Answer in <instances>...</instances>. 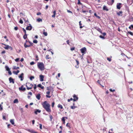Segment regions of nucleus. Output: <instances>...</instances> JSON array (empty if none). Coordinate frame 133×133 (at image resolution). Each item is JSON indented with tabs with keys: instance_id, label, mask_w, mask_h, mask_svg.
<instances>
[{
	"instance_id": "1",
	"label": "nucleus",
	"mask_w": 133,
	"mask_h": 133,
	"mask_svg": "<svg viewBox=\"0 0 133 133\" xmlns=\"http://www.w3.org/2000/svg\"><path fill=\"white\" fill-rule=\"evenodd\" d=\"M43 108L48 113H50L51 112L50 104L48 103V102L45 101L42 104Z\"/></svg>"
},
{
	"instance_id": "2",
	"label": "nucleus",
	"mask_w": 133,
	"mask_h": 133,
	"mask_svg": "<svg viewBox=\"0 0 133 133\" xmlns=\"http://www.w3.org/2000/svg\"><path fill=\"white\" fill-rule=\"evenodd\" d=\"M37 66L38 68L41 71L45 69L44 65L42 62H38L37 63Z\"/></svg>"
},
{
	"instance_id": "3",
	"label": "nucleus",
	"mask_w": 133,
	"mask_h": 133,
	"mask_svg": "<svg viewBox=\"0 0 133 133\" xmlns=\"http://www.w3.org/2000/svg\"><path fill=\"white\" fill-rule=\"evenodd\" d=\"M33 86V85L32 84H31L29 83H26V86L28 90L31 89L32 88Z\"/></svg>"
},
{
	"instance_id": "4",
	"label": "nucleus",
	"mask_w": 133,
	"mask_h": 133,
	"mask_svg": "<svg viewBox=\"0 0 133 133\" xmlns=\"http://www.w3.org/2000/svg\"><path fill=\"white\" fill-rule=\"evenodd\" d=\"M32 44L33 43L32 42H25L24 45L25 48H27L32 46Z\"/></svg>"
},
{
	"instance_id": "5",
	"label": "nucleus",
	"mask_w": 133,
	"mask_h": 133,
	"mask_svg": "<svg viewBox=\"0 0 133 133\" xmlns=\"http://www.w3.org/2000/svg\"><path fill=\"white\" fill-rule=\"evenodd\" d=\"M81 51L82 54V55H84V54H85L87 50L86 49L85 47H84L80 50Z\"/></svg>"
},
{
	"instance_id": "6",
	"label": "nucleus",
	"mask_w": 133,
	"mask_h": 133,
	"mask_svg": "<svg viewBox=\"0 0 133 133\" xmlns=\"http://www.w3.org/2000/svg\"><path fill=\"white\" fill-rule=\"evenodd\" d=\"M19 89L20 91H24L26 90L25 88L24 87L23 85H22L19 88Z\"/></svg>"
},
{
	"instance_id": "7",
	"label": "nucleus",
	"mask_w": 133,
	"mask_h": 133,
	"mask_svg": "<svg viewBox=\"0 0 133 133\" xmlns=\"http://www.w3.org/2000/svg\"><path fill=\"white\" fill-rule=\"evenodd\" d=\"M74 98L73 101L74 102L76 101L78 99V97L75 94H74L73 96Z\"/></svg>"
},
{
	"instance_id": "8",
	"label": "nucleus",
	"mask_w": 133,
	"mask_h": 133,
	"mask_svg": "<svg viewBox=\"0 0 133 133\" xmlns=\"http://www.w3.org/2000/svg\"><path fill=\"white\" fill-rule=\"evenodd\" d=\"M2 44L4 45H5L6 46H4V48L5 49H8L9 48H11V50L12 49V48L10 46H9V45H6L5 44L2 43Z\"/></svg>"
},
{
	"instance_id": "9",
	"label": "nucleus",
	"mask_w": 133,
	"mask_h": 133,
	"mask_svg": "<svg viewBox=\"0 0 133 133\" xmlns=\"http://www.w3.org/2000/svg\"><path fill=\"white\" fill-rule=\"evenodd\" d=\"M50 92L49 91H48L46 92V97L47 98H50L51 97V96H49V95L50 94Z\"/></svg>"
},
{
	"instance_id": "10",
	"label": "nucleus",
	"mask_w": 133,
	"mask_h": 133,
	"mask_svg": "<svg viewBox=\"0 0 133 133\" xmlns=\"http://www.w3.org/2000/svg\"><path fill=\"white\" fill-rule=\"evenodd\" d=\"M9 81L10 83H12L13 84H14L15 83L13 79L11 77H10L9 78Z\"/></svg>"
},
{
	"instance_id": "11",
	"label": "nucleus",
	"mask_w": 133,
	"mask_h": 133,
	"mask_svg": "<svg viewBox=\"0 0 133 133\" xmlns=\"http://www.w3.org/2000/svg\"><path fill=\"white\" fill-rule=\"evenodd\" d=\"M24 75V74L22 73L19 76V78H21V80L22 81L23 80V76Z\"/></svg>"
},
{
	"instance_id": "12",
	"label": "nucleus",
	"mask_w": 133,
	"mask_h": 133,
	"mask_svg": "<svg viewBox=\"0 0 133 133\" xmlns=\"http://www.w3.org/2000/svg\"><path fill=\"white\" fill-rule=\"evenodd\" d=\"M40 80L41 81H44V76L43 75H41L39 76Z\"/></svg>"
},
{
	"instance_id": "13",
	"label": "nucleus",
	"mask_w": 133,
	"mask_h": 133,
	"mask_svg": "<svg viewBox=\"0 0 133 133\" xmlns=\"http://www.w3.org/2000/svg\"><path fill=\"white\" fill-rule=\"evenodd\" d=\"M36 98L38 100L40 99L41 96V95L40 94H38L36 96Z\"/></svg>"
},
{
	"instance_id": "14",
	"label": "nucleus",
	"mask_w": 133,
	"mask_h": 133,
	"mask_svg": "<svg viewBox=\"0 0 133 133\" xmlns=\"http://www.w3.org/2000/svg\"><path fill=\"white\" fill-rule=\"evenodd\" d=\"M121 5V3H117V9H120L121 8V6H120Z\"/></svg>"
},
{
	"instance_id": "15",
	"label": "nucleus",
	"mask_w": 133,
	"mask_h": 133,
	"mask_svg": "<svg viewBox=\"0 0 133 133\" xmlns=\"http://www.w3.org/2000/svg\"><path fill=\"white\" fill-rule=\"evenodd\" d=\"M32 29V26H27L26 28V30H31Z\"/></svg>"
},
{
	"instance_id": "16",
	"label": "nucleus",
	"mask_w": 133,
	"mask_h": 133,
	"mask_svg": "<svg viewBox=\"0 0 133 133\" xmlns=\"http://www.w3.org/2000/svg\"><path fill=\"white\" fill-rule=\"evenodd\" d=\"M27 130L30 132L31 133H36V131H34V130H33L32 129H28Z\"/></svg>"
},
{
	"instance_id": "17",
	"label": "nucleus",
	"mask_w": 133,
	"mask_h": 133,
	"mask_svg": "<svg viewBox=\"0 0 133 133\" xmlns=\"http://www.w3.org/2000/svg\"><path fill=\"white\" fill-rule=\"evenodd\" d=\"M37 86L41 88L42 89H44V87L42 86L41 84H38Z\"/></svg>"
},
{
	"instance_id": "18",
	"label": "nucleus",
	"mask_w": 133,
	"mask_h": 133,
	"mask_svg": "<svg viewBox=\"0 0 133 133\" xmlns=\"http://www.w3.org/2000/svg\"><path fill=\"white\" fill-rule=\"evenodd\" d=\"M41 112L40 110H39L38 109L36 111H35V113L36 114H37V112L40 113Z\"/></svg>"
},
{
	"instance_id": "19",
	"label": "nucleus",
	"mask_w": 133,
	"mask_h": 133,
	"mask_svg": "<svg viewBox=\"0 0 133 133\" xmlns=\"http://www.w3.org/2000/svg\"><path fill=\"white\" fill-rule=\"evenodd\" d=\"M10 122L12 125H14L15 124L14 120V119H11L10 120Z\"/></svg>"
},
{
	"instance_id": "20",
	"label": "nucleus",
	"mask_w": 133,
	"mask_h": 133,
	"mask_svg": "<svg viewBox=\"0 0 133 133\" xmlns=\"http://www.w3.org/2000/svg\"><path fill=\"white\" fill-rule=\"evenodd\" d=\"M117 15L119 16H122V11H120L118 12H117Z\"/></svg>"
},
{
	"instance_id": "21",
	"label": "nucleus",
	"mask_w": 133,
	"mask_h": 133,
	"mask_svg": "<svg viewBox=\"0 0 133 133\" xmlns=\"http://www.w3.org/2000/svg\"><path fill=\"white\" fill-rule=\"evenodd\" d=\"M57 107L59 108H60L61 109H63V107L62 105L59 104H58Z\"/></svg>"
},
{
	"instance_id": "22",
	"label": "nucleus",
	"mask_w": 133,
	"mask_h": 133,
	"mask_svg": "<svg viewBox=\"0 0 133 133\" xmlns=\"http://www.w3.org/2000/svg\"><path fill=\"white\" fill-rule=\"evenodd\" d=\"M19 72V70H17L16 71H14L13 72L16 75H17L18 73Z\"/></svg>"
},
{
	"instance_id": "23",
	"label": "nucleus",
	"mask_w": 133,
	"mask_h": 133,
	"mask_svg": "<svg viewBox=\"0 0 133 133\" xmlns=\"http://www.w3.org/2000/svg\"><path fill=\"white\" fill-rule=\"evenodd\" d=\"M18 99H15L14 101V103H18Z\"/></svg>"
},
{
	"instance_id": "24",
	"label": "nucleus",
	"mask_w": 133,
	"mask_h": 133,
	"mask_svg": "<svg viewBox=\"0 0 133 133\" xmlns=\"http://www.w3.org/2000/svg\"><path fill=\"white\" fill-rule=\"evenodd\" d=\"M65 118L66 119H67L68 118L67 117H62V121L63 122H65Z\"/></svg>"
},
{
	"instance_id": "25",
	"label": "nucleus",
	"mask_w": 133,
	"mask_h": 133,
	"mask_svg": "<svg viewBox=\"0 0 133 133\" xmlns=\"http://www.w3.org/2000/svg\"><path fill=\"white\" fill-rule=\"evenodd\" d=\"M5 68L6 70H7V71H8L10 70V69L9 68V67L7 66H5Z\"/></svg>"
},
{
	"instance_id": "26",
	"label": "nucleus",
	"mask_w": 133,
	"mask_h": 133,
	"mask_svg": "<svg viewBox=\"0 0 133 133\" xmlns=\"http://www.w3.org/2000/svg\"><path fill=\"white\" fill-rule=\"evenodd\" d=\"M19 67H16V66H14L13 67V69H19Z\"/></svg>"
},
{
	"instance_id": "27",
	"label": "nucleus",
	"mask_w": 133,
	"mask_h": 133,
	"mask_svg": "<svg viewBox=\"0 0 133 133\" xmlns=\"http://www.w3.org/2000/svg\"><path fill=\"white\" fill-rule=\"evenodd\" d=\"M77 107L76 106H71L70 107V108H71V109H74L75 108H77Z\"/></svg>"
},
{
	"instance_id": "28",
	"label": "nucleus",
	"mask_w": 133,
	"mask_h": 133,
	"mask_svg": "<svg viewBox=\"0 0 133 133\" xmlns=\"http://www.w3.org/2000/svg\"><path fill=\"white\" fill-rule=\"evenodd\" d=\"M103 9L104 10H105L107 11H108V9H107V6H104L103 7Z\"/></svg>"
},
{
	"instance_id": "29",
	"label": "nucleus",
	"mask_w": 133,
	"mask_h": 133,
	"mask_svg": "<svg viewBox=\"0 0 133 133\" xmlns=\"http://www.w3.org/2000/svg\"><path fill=\"white\" fill-rule=\"evenodd\" d=\"M94 15L98 19H99L100 18V17L99 16H97L96 13L94 14Z\"/></svg>"
},
{
	"instance_id": "30",
	"label": "nucleus",
	"mask_w": 133,
	"mask_h": 133,
	"mask_svg": "<svg viewBox=\"0 0 133 133\" xmlns=\"http://www.w3.org/2000/svg\"><path fill=\"white\" fill-rule=\"evenodd\" d=\"M129 28L131 29H133V25H131L129 27Z\"/></svg>"
},
{
	"instance_id": "31",
	"label": "nucleus",
	"mask_w": 133,
	"mask_h": 133,
	"mask_svg": "<svg viewBox=\"0 0 133 133\" xmlns=\"http://www.w3.org/2000/svg\"><path fill=\"white\" fill-rule=\"evenodd\" d=\"M35 77L34 76H31L30 78V79L31 80H32V79H34Z\"/></svg>"
},
{
	"instance_id": "32",
	"label": "nucleus",
	"mask_w": 133,
	"mask_h": 133,
	"mask_svg": "<svg viewBox=\"0 0 133 133\" xmlns=\"http://www.w3.org/2000/svg\"><path fill=\"white\" fill-rule=\"evenodd\" d=\"M49 56L48 55H46V59H48L50 58L49 57Z\"/></svg>"
},
{
	"instance_id": "33",
	"label": "nucleus",
	"mask_w": 133,
	"mask_h": 133,
	"mask_svg": "<svg viewBox=\"0 0 133 133\" xmlns=\"http://www.w3.org/2000/svg\"><path fill=\"white\" fill-rule=\"evenodd\" d=\"M35 57H36V61H38V60H39V59H38V55H35Z\"/></svg>"
},
{
	"instance_id": "34",
	"label": "nucleus",
	"mask_w": 133,
	"mask_h": 133,
	"mask_svg": "<svg viewBox=\"0 0 133 133\" xmlns=\"http://www.w3.org/2000/svg\"><path fill=\"white\" fill-rule=\"evenodd\" d=\"M37 20L39 22H42V19H41L40 18H38Z\"/></svg>"
},
{
	"instance_id": "35",
	"label": "nucleus",
	"mask_w": 133,
	"mask_h": 133,
	"mask_svg": "<svg viewBox=\"0 0 133 133\" xmlns=\"http://www.w3.org/2000/svg\"><path fill=\"white\" fill-rule=\"evenodd\" d=\"M113 131V129H110L109 131V133H114V132H112Z\"/></svg>"
},
{
	"instance_id": "36",
	"label": "nucleus",
	"mask_w": 133,
	"mask_h": 133,
	"mask_svg": "<svg viewBox=\"0 0 133 133\" xmlns=\"http://www.w3.org/2000/svg\"><path fill=\"white\" fill-rule=\"evenodd\" d=\"M128 95L129 97L133 98V95L130 94L129 93H128Z\"/></svg>"
},
{
	"instance_id": "37",
	"label": "nucleus",
	"mask_w": 133,
	"mask_h": 133,
	"mask_svg": "<svg viewBox=\"0 0 133 133\" xmlns=\"http://www.w3.org/2000/svg\"><path fill=\"white\" fill-rule=\"evenodd\" d=\"M0 109L1 111H2L3 110L2 106L0 104Z\"/></svg>"
},
{
	"instance_id": "38",
	"label": "nucleus",
	"mask_w": 133,
	"mask_h": 133,
	"mask_svg": "<svg viewBox=\"0 0 133 133\" xmlns=\"http://www.w3.org/2000/svg\"><path fill=\"white\" fill-rule=\"evenodd\" d=\"M8 73H9V74L10 75H12V73L11 72V71H10V70H9L8 71Z\"/></svg>"
},
{
	"instance_id": "39",
	"label": "nucleus",
	"mask_w": 133,
	"mask_h": 133,
	"mask_svg": "<svg viewBox=\"0 0 133 133\" xmlns=\"http://www.w3.org/2000/svg\"><path fill=\"white\" fill-rule=\"evenodd\" d=\"M39 128L41 129H42V125L41 124H39Z\"/></svg>"
},
{
	"instance_id": "40",
	"label": "nucleus",
	"mask_w": 133,
	"mask_h": 133,
	"mask_svg": "<svg viewBox=\"0 0 133 133\" xmlns=\"http://www.w3.org/2000/svg\"><path fill=\"white\" fill-rule=\"evenodd\" d=\"M23 37L24 39H25L27 37V35L26 34H25L23 36Z\"/></svg>"
},
{
	"instance_id": "41",
	"label": "nucleus",
	"mask_w": 133,
	"mask_h": 133,
	"mask_svg": "<svg viewBox=\"0 0 133 133\" xmlns=\"http://www.w3.org/2000/svg\"><path fill=\"white\" fill-rule=\"evenodd\" d=\"M107 59L108 61L109 62H110L111 61V59L110 58L108 57L107 58Z\"/></svg>"
},
{
	"instance_id": "42",
	"label": "nucleus",
	"mask_w": 133,
	"mask_h": 133,
	"mask_svg": "<svg viewBox=\"0 0 133 133\" xmlns=\"http://www.w3.org/2000/svg\"><path fill=\"white\" fill-rule=\"evenodd\" d=\"M99 37L103 39H104L105 38L103 36H102V35H100L99 36Z\"/></svg>"
},
{
	"instance_id": "43",
	"label": "nucleus",
	"mask_w": 133,
	"mask_h": 133,
	"mask_svg": "<svg viewBox=\"0 0 133 133\" xmlns=\"http://www.w3.org/2000/svg\"><path fill=\"white\" fill-rule=\"evenodd\" d=\"M55 105V102H53L52 103L51 107L52 108L54 107V105Z\"/></svg>"
},
{
	"instance_id": "44",
	"label": "nucleus",
	"mask_w": 133,
	"mask_h": 133,
	"mask_svg": "<svg viewBox=\"0 0 133 133\" xmlns=\"http://www.w3.org/2000/svg\"><path fill=\"white\" fill-rule=\"evenodd\" d=\"M35 64L34 62H32L30 63V64L31 65H33Z\"/></svg>"
},
{
	"instance_id": "45",
	"label": "nucleus",
	"mask_w": 133,
	"mask_h": 133,
	"mask_svg": "<svg viewBox=\"0 0 133 133\" xmlns=\"http://www.w3.org/2000/svg\"><path fill=\"white\" fill-rule=\"evenodd\" d=\"M49 117L51 121L52 119L53 118V117H52V116L51 115H50L49 116Z\"/></svg>"
},
{
	"instance_id": "46",
	"label": "nucleus",
	"mask_w": 133,
	"mask_h": 133,
	"mask_svg": "<svg viewBox=\"0 0 133 133\" xmlns=\"http://www.w3.org/2000/svg\"><path fill=\"white\" fill-rule=\"evenodd\" d=\"M109 90L111 92H114L115 91V89L112 90L111 89H110Z\"/></svg>"
},
{
	"instance_id": "47",
	"label": "nucleus",
	"mask_w": 133,
	"mask_h": 133,
	"mask_svg": "<svg viewBox=\"0 0 133 133\" xmlns=\"http://www.w3.org/2000/svg\"><path fill=\"white\" fill-rule=\"evenodd\" d=\"M97 30L99 32L101 33H102V31L99 28H98L97 29Z\"/></svg>"
},
{
	"instance_id": "48",
	"label": "nucleus",
	"mask_w": 133,
	"mask_h": 133,
	"mask_svg": "<svg viewBox=\"0 0 133 133\" xmlns=\"http://www.w3.org/2000/svg\"><path fill=\"white\" fill-rule=\"evenodd\" d=\"M19 22L21 24H23V21L21 19H20Z\"/></svg>"
},
{
	"instance_id": "49",
	"label": "nucleus",
	"mask_w": 133,
	"mask_h": 133,
	"mask_svg": "<svg viewBox=\"0 0 133 133\" xmlns=\"http://www.w3.org/2000/svg\"><path fill=\"white\" fill-rule=\"evenodd\" d=\"M128 33H129V34H130L131 35H133V33L131 32H128Z\"/></svg>"
},
{
	"instance_id": "50",
	"label": "nucleus",
	"mask_w": 133,
	"mask_h": 133,
	"mask_svg": "<svg viewBox=\"0 0 133 133\" xmlns=\"http://www.w3.org/2000/svg\"><path fill=\"white\" fill-rule=\"evenodd\" d=\"M22 29H23V32L24 33V34H26V32L25 30L23 28Z\"/></svg>"
},
{
	"instance_id": "51",
	"label": "nucleus",
	"mask_w": 133,
	"mask_h": 133,
	"mask_svg": "<svg viewBox=\"0 0 133 133\" xmlns=\"http://www.w3.org/2000/svg\"><path fill=\"white\" fill-rule=\"evenodd\" d=\"M76 63H77V65H78L79 64V61H78L77 60H76Z\"/></svg>"
},
{
	"instance_id": "52",
	"label": "nucleus",
	"mask_w": 133,
	"mask_h": 133,
	"mask_svg": "<svg viewBox=\"0 0 133 133\" xmlns=\"http://www.w3.org/2000/svg\"><path fill=\"white\" fill-rule=\"evenodd\" d=\"M75 47H72V48H71L70 50L71 51H73V50H74L75 49Z\"/></svg>"
},
{
	"instance_id": "53",
	"label": "nucleus",
	"mask_w": 133,
	"mask_h": 133,
	"mask_svg": "<svg viewBox=\"0 0 133 133\" xmlns=\"http://www.w3.org/2000/svg\"><path fill=\"white\" fill-rule=\"evenodd\" d=\"M43 34H44L45 36H46L47 35V33L46 32H44L43 33Z\"/></svg>"
},
{
	"instance_id": "54",
	"label": "nucleus",
	"mask_w": 133,
	"mask_h": 133,
	"mask_svg": "<svg viewBox=\"0 0 133 133\" xmlns=\"http://www.w3.org/2000/svg\"><path fill=\"white\" fill-rule=\"evenodd\" d=\"M30 95L31 96L32 95V93L31 92H29L28 93V95Z\"/></svg>"
},
{
	"instance_id": "55",
	"label": "nucleus",
	"mask_w": 133,
	"mask_h": 133,
	"mask_svg": "<svg viewBox=\"0 0 133 133\" xmlns=\"http://www.w3.org/2000/svg\"><path fill=\"white\" fill-rule=\"evenodd\" d=\"M66 126L67 127H70V124H69L68 123L66 124Z\"/></svg>"
},
{
	"instance_id": "56",
	"label": "nucleus",
	"mask_w": 133,
	"mask_h": 133,
	"mask_svg": "<svg viewBox=\"0 0 133 133\" xmlns=\"http://www.w3.org/2000/svg\"><path fill=\"white\" fill-rule=\"evenodd\" d=\"M81 4V3L80 2V0H78V4Z\"/></svg>"
},
{
	"instance_id": "57",
	"label": "nucleus",
	"mask_w": 133,
	"mask_h": 133,
	"mask_svg": "<svg viewBox=\"0 0 133 133\" xmlns=\"http://www.w3.org/2000/svg\"><path fill=\"white\" fill-rule=\"evenodd\" d=\"M14 10H15V9H14V8H12L11 12L12 13H13V12L14 11Z\"/></svg>"
},
{
	"instance_id": "58",
	"label": "nucleus",
	"mask_w": 133,
	"mask_h": 133,
	"mask_svg": "<svg viewBox=\"0 0 133 133\" xmlns=\"http://www.w3.org/2000/svg\"><path fill=\"white\" fill-rule=\"evenodd\" d=\"M102 35L104 36L106 35V33L105 32H103L102 33Z\"/></svg>"
},
{
	"instance_id": "59",
	"label": "nucleus",
	"mask_w": 133,
	"mask_h": 133,
	"mask_svg": "<svg viewBox=\"0 0 133 133\" xmlns=\"http://www.w3.org/2000/svg\"><path fill=\"white\" fill-rule=\"evenodd\" d=\"M19 58H17L15 59V61L17 62H18L19 61Z\"/></svg>"
},
{
	"instance_id": "60",
	"label": "nucleus",
	"mask_w": 133,
	"mask_h": 133,
	"mask_svg": "<svg viewBox=\"0 0 133 133\" xmlns=\"http://www.w3.org/2000/svg\"><path fill=\"white\" fill-rule=\"evenodd\" d=\"M3 118L4 119H6L5 116L4 115L3 116Z\"/></svg>"
},
{
	"instance_id": "61",
	"label": "nucleus",
	"mask_w": 133,
	"mask_h": 133,
	"mask_svg": "<svg viewBox=\"0 0 133 133\" xmlns=\"http://www.w3.org/2000/svg\"><path fill=\"white\" fill-rule=\"evenodd\" d=\"M35 122V120H33L32 121V123L33 124H34Z\"/></svg>"
},
{
	"instance_id": "62",
	"label": "nucleus",
	"mask_w": 133,
	"mask_h": 133,
	"mask_svg": "<svg viewBox=\"0 0 133 133\" xmlns=\"http://www.w3.org/2000/svg\"><path fill=\"white\" fill-rule=\"evenodd\" d=\"M18 27H15L14 28V29L15 30H18Z\"/></svg>"
},
{
	"instance_id": "63",
	"label": "nucleus",
	"mask_w": 133,
	"mask_h": 133,
	"mask_svg": "<svg viewBox=\"0 0 133 133\" xmlns=\"http://www.w3.org/2000/svg\"><path fill=\"white\" fill-rule=\"evenodd\" d=\"M5 51L3 50V51L1 53H2V54H4V53H5Z\"/></svg>"
},
{
	"instance_id": "64",
	"label": "nucleus",
	"mask_w": 133,
	"mask_h": 133,
	"mask_svg": "<svg viewBox=\"0 0 133 133\" xmlns=\"http://www.w3.org/2000/svg\"><path fill=\"white\" fill-rule=\"evenodd\" d=\"M41 12H38L37 13V15H41Z\"/></svg>"
}]
</instances>
